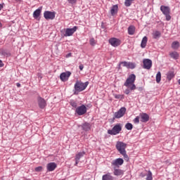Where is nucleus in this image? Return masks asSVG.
<instances>
[{"label":"nucleus","instance_id":"nucleus-1","mask_svg":"<svg viewBox=\"0 0 180 180\" xmlns=\"http://www.w3.org/2000/svg\"><path fill=\"white\" fill-rule=\"evenodd\" d=\"M116 149L117 151L121 154V155H123L124 160L127 161H129V155H127V153L126 152V148H127V143H125L122 141H117L116 143Z\"/></svg>","mask_w":180,"mask_h":180},{"label":"nucleus","instance_id":"nucleus-2","mask_svg":"<svg viewBox=\"0 0 180 180\" xmlns=\"http://www.w3.org/2000/svg\"><path fill=\"white\" fill-rule=\"evenodd\" d=\"M89 84V82H82L81 81H77L75 84L74 86V95H78L79 92H82V91H85L86 89V86Z\"/></svg>","mask_w":180,"mask_h":180},{"label":"nucleus","instance_id":"nucleus-3","mask_svg":"<svg viewBox=\"0 0 180 180\" xmlns=\"http://www.w3.org/2000/svg\"><path fill=\"white\" fill-rule=\"evenodd\" d=\"M122 131V124H116L112 129L108 130V134H110V136H116L119 134Z\"/></svg>","mask_w":180,"mask_h":180},{"label":"nucleus","instance_id":"nucleus-4","mask_svg":"<svg viewBox=\"0 0 180 180\" xmlns=\"http://www.w3.org/2000/svg\"><path fill=\"white\" fill-rule=\"evenodd\" d=\"M160 11L161 12H162L163 15H165L166 18V20L167 21L171 20V15H169V13H171V8H169V6H161Z\"/></svg>","mask_w":180,"mask_h":180},{"label":"nucleus","instance_id":"nucleus-5","mask_svg":"<svg viewBox=\"0 0 180 180\" xmlns=\"http://www.w3.org/2000/svg\"><path fill=\"white\" fill-rule=\"evenodd\" d=\"M136 81V75L131 74L130 75L125 82L124 83V86H133L134 84V82Z\"/></svg>","mask_w":180,"mask_h":180},{"label":"nucleus","instance_id":"nucleus-6","mask_svg":"<svg viewBox=\"0 0 180 180\" xmlns=\"http://www.w3.org/2000/svg\"><path fill=\"white\" fill-rule=\"evenodd\" d=\"M86 106L82 104V105L77 107L75 110V113H77L79 116H82L86 113Z\"/></svg>","mask_w":180,"mask_h":180},{"label":"nucleus","instance_id":"nucleus-7","mask_svg":"<svg viewBox=\"0 0 180 180\" xmlns=\"http://www.w3.org/2000/svg\"><path fill=\"white\" fill-rule=\"evenodd\" d=\"M126 113V108L122 107L117 112H115L113 119H120Z\"/></svg>","mask_w":180,"mask_h":180},{"label":"nucleus","instance_id":"nucleus-8","mask_svg":"<svg viewBox=\"0 0 180 180\" xmlns=\"http://www.w3.org/2000/svg\"><path fill=\"white\" fill-rule=\"evenodd\" d=\"M124 160L122 158H117L112 161L111 165L113 168H119L121 165H123Z\"/></svg>","mask_w":180,"mask_h":180},{"label":"nucleus","instance_id":"nucleus-9","mask_svg":"<svg viewBox=\"0 0 180 180\" xmlns=\"http://www.w3.org/2000/svg\"><path fill=\"white\" fill-rule=\"evenodd\" d=\"M77 29H78L77 26H75L72 28H67L64 34L65 37L72 36L77 32Z\"/></svg>","mask_w":180,"mask_h":180},{"label":"nucleus","instance_id":"nucleus-10","mask_svg":"<svg viewBox=\"0 0 180 180\" xmlns=\"http://www.w3.org/2000/svg\"><path fill=\"white\" fill-rule=\"evenodd\" d=\"M44 18H45L46 20H53V19L56 18V13L51 11H45L44 13Z\"/></svg>","mask_w":180,"mask_h":180},{"label":"nucleus","instance_id":"nucleus-11","mask_svg":"<svg viewBox=\"0 0 180 180\" xmlns=\"http://www.w3.org/2000/svg\"><path fill=\"white\" fill-rule=\"evenodd\" d=\"M38 106L40 109H44L47 106V103L46 100L40 96L37 98Z\"/></svg>","mask_w":180,"mask_h":180},{"label":"nucleus","instance_id":"nucleus-12","mask_svg":"<svg viewBox=\"0 0 180 180\" xmlns=\"http://www.w3.org/2000/svg\"><path fill=\"white\" fill-rule=\"evenodd\" d=\"M143 68L145 70H150L153 67V61L150 59H144L143 60Z\"/></svg>","mask_w":180,"mask_h":180},{"label":"nucleus","instance_id":"nucleus-13","mask_svg":"<svg viewBox=\"0 0 180 180\" xmlns=\"http://www.w3.org/2000/svg\"><path fill=\"white\" fill-rule=\"evenodd\" d=\"M109 43L112 46V47H117L120 46V39H117V38H110L109 39Z\"/></svg>","mask_w":180,"mask_h":180},{"label":"nucleus","instance_id":"nucleus-14","mask_svg":"<svg viewBox=\"0 0 180 180\" xmlns=\"http://www.w3.org/2000/svg\"><path fill=\"white\" fill-rule=\"evenodd\" d=\"M71 77V72H63L60 75V78L63 82H65V81H68V78Z\"/></svg>","mask_w":180,"mask_h":180},{"label":"nucleus","instance_id":"nucleus-15","mask_svg":"<svg viewBox=\"0 0 180 180\" xmlns=\"http://www.w3.org/2000/svg\"><path fill=\"white\" fill-rule=\"evenodd\" d=\"M56 168H57V163H56V162H49L46 165V169H47L48 172H51L54 171V169H56Z\"/></svg>","mask_w":180,"mask_h":180},{"label":"nucleus","instance_id":"nucleus-16","mask_svg":"<svg viewBox=\"0 0 180 180\" xmlns=\"http://www.w3.org/2000/svg\"><path fill=\"white\" fill-rule=\"evenodd\" d=\"M127 89H125L124 93L125 95H130L131 94V91H134V89H137L136 84H133L132 86H127Z\"/></svg>","mask_w":180,"mask_h":180},{"label":"nucleus","instance_id":"nucleus-17","mask_svg":"<svg viewBox=\"0 0 180 180\" xmlns=\"http://www.w3.org/2000/svg\"><path fill=\"white\" fill-rule=\"evenodd\" d=\"M150 120V116L147 113L141 114V122L142 123H147Z\"/></svg>","mask_w":180,"mask_h":180},{"label":"nucleus","instance_id":"nucleus-18","mask_svg":"<svg viewBox=\"0 0 180 180\" xmlns=\"http://www.w3.org/2000/svg\"><path fill=\"white\" fill-rule=\"evenodd\" d=\"M118 11H119V6H117V4L112 6L110 9V13H111L112 16H115V15H116V13H117Z\"/></svg>","mask_w":180,"mask_h":180},{"label":"nucleus","instance_id":"nucleus-19","mask_svg":"<svg viewBox=\"0 0 180 180\" xmlns=\"http://www.w3.org/2000/svg\"><path fill=\"white\" fill-rule=\"evenodd\" d=\"M81 127L84 131H89V130H91V124L89 122H84L81 125Z\"/></svg>","mask_w":180,"mask_h":180},{"label":"nucleus","instance_id":"nucleus-20","mask_svg":"<svg viewBox=\"0 0 180 180\" xmlns=\"http://www.w3.org/2000/svg\"><path fill=\"white\" fill-rule=\"evenodd\" d=\"M40 13H41V7H39L38 9L34 11L33 18H34V19H37V18L40 16Z\"/></svg>","mask_w":180,"mask_h":180},{"label":"nucleus","instance_id":"nucleus-21","mask_svg":"<svg viewBox=\"0 0 180 180\" xmlns=\"http://www.w3.org/2000/svg\"><path fill=\"white\" fill-rule=\"evenodd\" d=\"M136 32V27L134 25H130L128 27V34H130V36H133L134 33Z\"/></svg>","mask_w":180,"mask_h":180},{"label":"nucleus","instance_id":"nucleus-22","mask_svg":"<svg viewBox=\"0 0 180 180\" xmlns=\"http://www.w3.org/2000/svg\"><path fill=\"white\" fill-rule=\"evenodd\" d=\"M148 39L147 37H143L141 43V49H146V46H147V41Z\"/></svg>","mask_w":180,"mask_h":180},{"label":"nucleus","instance_id":"nucleus-23","mask_svg":"<svg viewBox=\"0 0 180 180\" xmlns=\"http://www.w3.org/2000/svg\"><path fill=\"white\" fill-rule=\"evenodd\" d=\"M169 56L171 58H173L174 60H178L179 58V53L176 51L171 52Z\"/></svg>","mask_w":180,"mask_h":180},{"label":"nucleus","instance_id":"nucleus-24","mask_svg":"<svg viewBox=\"0 0 180 180\" xmlns=\"http://www.w3.org/2000/svg\"><path fill=\"white\" fill-rule=\"evenodd\" d=\"M114 175H115L116 176H120V175H123L124 172L123 170L120 169H116L114 168V172H113Z\"/></svg>","mask_w":180,"mask_h":180},{"label":"nucleus","instance_id":"nucleus-25","mask_svg":"<svg viewBox=\"0 0 180 180\" xmlns=\"http://www.w3.org/2000/svg\"><path fill=\"white\" fill-rule=\"evenodd\" d=\"M102 180H113V177L110 175V173H107L103 175Z\"/></svg>","mask_w":180,"mask_h":180},{"label":"nucleus","instance_id":"nucleus-26","mask_svg":"<svg viewBox=\"0 0 180 180\" xmlns=\"http://www.w3.org/2000/svg\"><path fill=\"white\" fill-rule=\"evenodd\" d=\"M152 36L153 39H160V37H161V32L155 31L153 32Z\"/></svg>","mask_w":180,"mask_h":180},{"label":"nucleus","instance_id":"nucleus-27","mask_svg":"<svg viewBox=\"0 0 180 180\" xmlns=\"http://www.w3.org/2000/svg\"><path fill=\"white\" fill-rule=\"evenodd\" d=\"M174 77H175V74L174 73L173 71H169L167 72V78L168 81H171V79H172L174 78Z\"/></svg>","mask_w":180,"mask_h":180},{"label":"nucleus","instance_id":"nucleus-28","mask_svg":"<svg viewBox=\"0 0 180 180\" xmlns=\"http://www.w3.org/2000/svg\"><path fill=\"white\" fill-rule=\"evenodd\" d=\"M172 48L174 50H176V49H179V42L178 41H173L172 44Z\"/></svg>","mask_w":180,"mask_h":180},{"label":"nucleus","instance_id":"nucleus-29","mask_svg":"<svg viewBox=\"0 0 180 180\" xmlns=\"http://www.w3.org/2000/svg\"><path fill=\"white\" fill-rule=\"evenodd\" d=\"M1 56H4V57H11V53L6 50H1Z\"/></svg>","mask_w":180,"mask_h":180},{"label":"nucleus","instance_id":"nucleus-30","mask_svg":"<svg viewBox=\"0 0 180 180\" xmlns=\"http://www.w3.org/2000/svg\"><path fill=\"white\" fill-rule=\"evenodd\" d=\"M85 155V152H80L78 154L76 155L75 160H81L82 158V156Z\"/></svg>","mask_w":180,"mask_h":180},{"label":"nucleus","instance_id":"nucleus-31","mask_svg":"<svg viewBox=\"0 0 180 180\" xmlns=\"http://www.w3.org/2000/svg\"><path fill=\"white\" fill-rule=\"evenodd\" d=\"M125 129H127V130H132L133 129V124L130 122H127L125 126H124Z\"/></svg>","mask_w":180,"mask_h":180},{"label":"nucleus","instance_id":"nucleus-32","mask_svg":"<svg viewBox=\"0 0 180 180\" xmlns=\"http://www.w3.org/2000/svg\"><path fill=\"white\" fill-rule=\"evenodd\" d=\"M161 82V72H158L156 75V82L160 84Z\"/></svg>","mask_w":180,"mask_h":180},{"label":"nucleus","instance_id":"nucleus-33","mask_svg":"<svg viewBox=\"0 0 180 180\" xmlns=\"http://www.w3.org/2000/svg\"><path fill=\"white\" fill-rule=\"evenodd\" d=\"M70 106H72V108H75V109H77V108H78V103L76 101H74V100H72L70 102Z\"/></svg>","mask_w":180,"mask_h":180},{"label":"nucleus","instance_id":"nucleus-34","mask_svg":"<svg viewBox=\"0 0 180 180\" xmlns=\"http://www.w3.org/2000/svg\"><path fill=\"white\" fill-rule=\"evenodd\" d=\"M130 68L131 70H134L136 68V64L131 63V62H128V68Z\"/></svg>","mask_w":180,"mask_h":180},{"label":"nucleus","instance_id":"nucleus-35","mask_svg":"<svg viewBox=\"0 0 180 180\" xmlns=\"http://www.w3.org/2000/svg\"><path fill=\"white\" fill-rule=\"evenodd\" d=\"M146 180H153V173H151V171L148 172L147 174Z\"/></svg>","mask_w":180,"mask_h":180},{"label":"nucleus","instance_id":"nucleus-36","mask_svg":"<svg viewBox=\"0 0 180 180\" xmlns=\"http://www.w3.org/2000/svg\"><path fill=\"white\" fill-rule=\"evenodd\" d=\"M133 1V0H125L124 1V5L125 6H130L131 5V2Z\"/></svg>","mask_w":180,"mask_h":180},{"label":"nucleus","instance_id":"nucleus-37","mask_svg":"<svg viewBox=\"0 0 180 180\" xmlns=\"http://www.w3.org/2000/svg\"><path fill=\"white\" fill-rule=\"evenodd\" d=\"M115 99H124V96L120 94H115Z\"/></svg>","mask_w":180,"mask_h":180},{"label":"nucleus","instance_id":"nucleus-38","mask_svg":"<svg viewBox=\"0 0 180 180\" xmlns=\"http://www.w3.org/2000/svg\"><path fill=\"white\" fill-rule=\"evenodd\" d=\"M43 171V167L39 166L35 168V172H41Z\"/></svg>","mask_w":180,"mask_h":180},{"label":"nucleus","instance_id":"nucleus-39","mask_svg":"<svg viewBox=\"0 0 180 180\" xmlns=\"http://www.w3.org/2000/svg\"><path fill=\"white\" fill-rule=\"evenodd\" d=\"M121 64H122L123 67H126L127 68H128L129 67V62H127V61L121 62Z\"/></svg>","mask_w":180,"mask_h":180},{"label":"nucleus","instance_id":"nucleus-40","mask_svg":"<svg viewBox=\"0 0 180 180\" xmlns=\"http://www.w3.org/2000/svg\"><path fill=\"white\" fill-rule=\"evenodd\" d=\"M96 44V43L95 42V39L94 38H91L90 39V44H91V46H95Z\"/></svg>","mask_w":180,"mask_h":180},{"label":"nucleus","instance_id":"nucleus-41","mask_svg":"<svg viewBox=\"0 0 180 180\" xmlns=\"http://www.w3.org/2000/svg\"><path fill=\"white\" fill-rule=\"evenodd\" d=\"M134 123H136V124L140 123V117H136L134 120Z\"/></svg>","mask_w":180,"mask_h":180},{"label":"nucleus","instance_id":"nucleus-42","mask_svg":"<svg viewBox=\"0 0 180 180\" xmlns=\"http://www.w3.org/2000/svg\"><path fill=\"white\" fill-rule=\"evenodd\" d=\"M69 4L74 5V4H77V0H67Z\"/></svg>","mask_w":180,"mask_h":180},{"label":"nucleus","instance_id":"nucleus-43","mask_svg":"<svg viewBox=\"0 0 180 180\" xmlns=\"http://www.w3.org/2000/svg\"><path fill=\"white\" fill-rule=\"evenodd\" d=\"M79 70H80V71H82V70H84V65H80L79 66Z\"/></svg>","mask_w":180,"mask_h":180},{"label":"nucleus","instance_id":"nucleus-44","mask_svg":"<svg viewBox=\"0 0 180 180\" xmlns=\"http://www.w3.org/2000/svg\"><path fill=\"white\" fill-rule=\"evenodd\" d=\"M79 160L78 159H75V165H78Z\"/></svg>","mask_w":180,"mask_h":180},{"label":"nucleus","instance_id":"nucleus-45","mask_svg":"<svg viewBox=\"0 0 180 180\" xmlns=\"http://www.w3.org/2000/svg\"><path fill=\"white\" fill-rule=\"evenodd\" d=\"M69 57H71V53H69L66 55V58H68Z\"/></svg>","mask_w":180,"mask_h":180},{"label":"nucleus","instance_id":"nucleus-46","mask_svg":"<svg viewBox=\"0 0 180 180\" xmlns=\"http://www.w3.org/2000/svg\"><path fill=\"white\" fill-rule=\"evenodd\" d=\"M0 67H4V62L0 60Z\"/></svg>","mask_w":180,"mask_h":180},{"label":"nucleus","instance_id":"nucleus-47","mask_svg":"<svg viewBox=\"0 0 180 180\" xmlns=\"http://www.w3.org/2000/svg\"><path fill=\"white\" fill-rule=\"evenodd\" d=\"M138 91H143V87H137Z\"/></svg>","mask_w":180,"mask_h":180},{"label":"nucleus","instance_id":"nucleus-48","mask_svg":"<svg viewBox=\"0 0 180 180\" xmlns=\"http://www.w3.org/2000/svg\"><path fill=\"white\" fill-rule=\"evenodd\" d=\"M2 8H4V5L3 4H0V11L2 10Z\"/></svg>","mask_w":180,"mask_h":180},{"label":"nucleus","instance_id":"nucleus-49","mask_svg":"<svg viewBox=\"0 0 180 180\" xmlns=\"http://www.w3.org/2000/svg\"><path fill=\"white\" fill-rule=\"evenodd\" d=\"M16 85H17L18 88H20V83H17Z\"/></svg>","mask_w":180,"mask_h":180},{"label":"nucleus","instance_id":"nucleus-50","mask_svg":"<svg viewBox=\"0 0 180 180\" xmlns=\"http://www.w3.org/2000/svg\"><path fill=\"white\" fill-rule=\"evenodd\" d=\"M0 27H2V22H0Z\"/></svg>","mask_w":180,"mask_h":180},{"label":"nucleus","instance_id":"nucleus-51","mask_svg":"<svg viewBox=\"0 0 180 180\" xmlns=\"http://www.w3.org/2000/svg\"><path fill=\"white\" fill-rule=\"evenodd\" d=\"M16 2H20V0H15Z\"/></svg>","mask_w":180,"mask_h":180},{"label":"nucleus","instance_id":"nucleus-52","mask_svg":"<svg viewBox=\"0 0 180 180\" xmlns=\"http://www.w3.org/2000/svg\"><path fill=\"white\" fill-rule=\"evenodd\" d=\"M178 82H179V85H180V79H179Z\"/></svg>","mask_w":180,"mask_h":180}]
</instances>
